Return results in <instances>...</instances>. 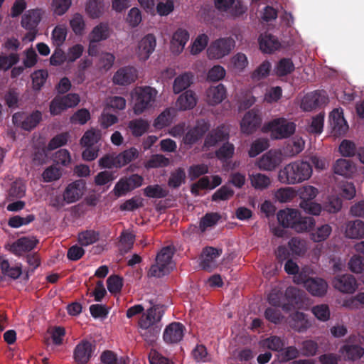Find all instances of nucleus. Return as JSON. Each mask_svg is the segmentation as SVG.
Instances as JSON below:
<instances>
[{
	"label": "nucleus",
	"mask_w": 364,
	"mask_h": 364,
	"mask_svg": "<svg viewBox=\"0 0 364 364\" xmlns=\"http://www.w3.org/2000/svg\"><path fill=\"white\" fill-rule=\"evenodd\" d=\"M295 196L296 191L292 187L281 188L275 193V198L280 203H288Z\"/></svg>",
	"instance_id": "052dcab7"
},
{
	"label": "nucleus",
	"mask_w": 364,
	"mask_h": 364,
	"mask_svg": "<svg viewBox=\"0 0 364 364\" xmlns=\"http://www.w3.org/2000/svg\"><path fill=\"white\" fill-rule=\"evenodd\" d=\"M41 112L35 111L31 114L25 112L15 113L12 117V120L15 125L20 127L24 130L30 131L36 127L41 120Z\"/></svg>",
	"instance_id": "9d476101"
},
{
	"label": "nucleus",
	"mask_w": 364,
	"mask_h": 364,
	"mask_svg": "<svg viewBox=\"0 0 364 364\" xmlns=\"http://www.w3.org/2000/svg\"><path fill=\"white\" fill-rule=\"evenodd\" d=\"M137 78V71L134 67H123L114 75L113 82L119 85H127L134 82Z\"/></svg>",
	"instance_id": "412c9836"
},
{
	"label": "nucleus",
	"mask_w": 364,
	"mask_h": 364,
	"mask_svg": "<svg viewBox=\"0 0 364 364\" xmlns=\"http://www.w3.org/2000/svg\"><path fill=\"white\" fill-rule=\"evenodd\" d=\"M288 247L293 255H304L307 251L306 241L299 237H292L288 242Z\"/></svg>",
	"instance_id": "37998d69"
},
{
	"label": "nucleus",
	"mask_w": 364,
	"mask_h": 364,
	"mask_svg": "<svg viewBox=\"0 0 364 364\" xmlns=\"http://www.w3.org/2000/svg\"><path fill=\"white\" fill-rule=\"evenodd\" d=\"M344 234L350 239L364 238V222L360 220L348 222L346 224Z\"/></svg>",
	"instance_id": "a878e982"
},
{
	"label": "nucleus",
	"mask_w": 364,
	"mask_h": 364,
	"mask_svg": "<svg viewBox=\"0 0 364 364\" xmlns=\"http://www.w3.org/2000/svg\"><path fill=\"white\" fill-rule=\"evenodd\" d=\"M70 25L75 35L80 36L85 28V22L83 16L80 14H75L70 20Z\"/></svg>",
	"instance_id": "0e129e2a"
},
{
	"label": "nucleus",
	"mask_w": 364,
	"mask_h": 364,
	"mask_svg": "<svg viewBox=\"0 0 364 364\" xmlns=\"http://www.w3.org/2000/svg\"><path fill=\"white\" fill-rule=\"evenodd\" d=\"M300 352L295 346L282 348L277 355L280 362H287L299 356Z\"/></svg>",
	"instance_id": "bf43d9fd"
},
{
	"label": "nucleus",
	"mask_w": 364,
	"mask_h": 364,
	"mask_svg": "<svg viewBox=\"0 0 364 364\" xmlns=\"http://www.w3.org/2000/svg\"><path fill=\"white\" fill-rule=\"evenodd\" d=\"M85 11L90 18H99L105 11L103 0H89L86 4Z\"/></svg>",
	"instance_id": "ea45409f"
},
{
	"label": "nucleus",
	"mask_w": 364,
	"mask_h": 364,
	"mask_svg": "<svg viewBox=\"0 0 364 364\" xmlns=\"http://www.w3.org/2000/svg\"><path fill=\"white\" fill-rule=\"evenodd\" d=\"M19 61V55L17 53L9 55H0V70H8Z\"/></svg>",
	"instance_id": "e2e57ef3"
},
{
	"label": "nucleus",
	"mask_w": 364,
	"mask_h": 364,
	"mask_svg": "<svg viewBox=\"0 0 364 364\" xmlns=\"http://www.w3.org/2000/svg\"><path fill=\"white\" fill-rule=\"evenodd\" d=\"M284 158L281 151L269 150L263 154L257 161V166L260 170L274 171L283 161Z\"/></svg>",
	"instance_id": "f8f14e48"
},
{
	"label": "nucleus",
	"mask_w": 364,
	"mask_h": 364,
	"mask_svg": "<svg viewBox=\"0 0 364 364\" xmlns=\"http://www.w3.org/2000/svg\"><path fill=\"white\" fill-rule=\"evenodd\" d=\"M101 138V132L98 129H91L87 130L80 140V144L83 146H93L98 143Z\"/></svg>",
	"instance_id": "a18cd8bd"
},
{
	"label": "nucleus",
	"mask_w": 364,
	"mask_h": 364,
	"mask_svg": "<svg viewBox=\"0 0 364 364\" xmlns=\"http://www.w3.org/2000/svg\"><path fill=\"white\" fill-rule=\"evenodd\" d=\"M168 191L161 185H149L144 189V194L148 198H161L168 195Z\"/></svg>",
	"instance_id": "09e8293b"
},
{
	"label": "nucleus",
	"mask_w": 364,
	"mask_h": 364,
	"mask_svg": "<svg viewBox=\"0 0 364 364\" xmlns=\"http://www.w3.org/2000/svg\"><path fill=\"white\" fill-rule=\"evenodd\" d=\"M259 43L261 50L266 53H272L280 46L279 42L274 36L267 33L260 36Z\"/></svg>",
	"instance_id": "cd10ccee"
},
{
	"label": "nucleus",
	"mask_w": 364,
	"mask_h": 364,
	"mask_svg": "<svg viewBox=\"0 0 364 364\" xmlns=\"http://www.w3.org/2000/svg\"><path fill=\"white\" fill-rule=\"evenodd\" d=\"M43 11L36 9L26 11L22 17L21 25L28 30H34L40 23Z\"/></svg>",
	"instance_id": "393cba45"
},
{
	"label": "nucleus",
	"mask_w": 364,
	"mask_h": 364,
	"mask_svg": "<svg viewBox=\"0 0 364 364\" xmlns=\"http://www.w3.org/2000/svg\"><path fill=\"white\" fill-rule=\"evenodd\" d=\"M262 119L258 110L252 109L247 112L240 122L242 133L250 134L260 126Z\"/></svg>",
	"instance_id": "dca6fc26"
},
{
	"label": "nucleus",
	"mask_w": 364,
	"mask_h": 364,
	"mask_svg": "<svg viewBox=\"0 0 364 364\" xmlns=\"http://www.w3.org/2000/svg\"><path fill=\"white\" fill-rule=\"evenodd\" d=\"M220 219V215L217 213H206L200 220V231L204 232L208 228L215 226Z\"/></svg>",
	"instance_id": "8fccbe9b"
},
{
	"label": "nucleus",
	"mask_w": 364,
	"mask_h": 364,
	"mask_svg": "<svg viewBox=\"0 0 364 364\" xmlns=\"http://www.w3.org/2000/svg\"><path fill=\"white\" fill-rule=\"evenodd\" d=\"M128 127L134 136H141L147 132L149 124L145 119H135L129 122Z\"/></svg>",
	"instance_id": "a19ab883"
},
{
	"label": "nucleus",
	"mask_w": 364,
	"mask_h": 364,
	"mask_svg": "<svg viewBox=\"0 0 364 364\" xmlns=\"http://www.w3.org/2000/svg\"><path fill=\"white\" fill-rule=\"evenodd\" d=\"M235 152V146L232 144L226 142L218 151H216V156L222 161H226L233 156Z\"/></svg>",
	"instance_id": "69168bd1"
},
{
	"label": "nucleus",
	"mask_w": 364,
	"mask_h": 364,
	"mask_svg": "<svg viewBox=\"0 0 364 364\" xmlns=\"http://www.w3.org/2000/svg\"><path fill=\"white\" fill-rule=\"evenodd\" d=\"M332 232V227L328 224L318 226L310 233V239L314 242H321L328 238Z\"/></svg>",
	"instance_id": "4c0bfd02"
},
{
	"label": "nucleus",
	"mask_w": 364,
	"mask_h": 364,
	"mask_svg": "<svg viewBox=\"0 0 364 364\" xmlns=\"http://www.w3.org/2000/svg\"><path fill=\"white\" fill-rule=\"evenodd\" d=\"M197 104V98L195 93L191 90H187L184 93L181 94L177 101L176 107L180 110H188L191 109Z\"/></svg>",
	"instance_id": "c85d7f7f"
},
{
	"label": "nucleus",
	"mask_w": 364,
	"mask_h": 364,
	"mask_svg": "<svg viewBox=\"0 0 364 364\" xmlns=\"http://www.w3.org/2000/svg\"><path fill=\"white\" fill-rule=\"evenodd\" d=\"M296 130V124L287 118H275L264 124L262 131L269 132L273 139H284L290 137Z\"/></svg>",
	"instance_id": "20e7f679"
},
{
	"label": "nucleus",
	"mask_w": 364,
	"mask_h": 364,
	"mask_svg": "<svg viewBox=\"0 0 364 364\" xmlns=\"http://www.w3.org/2000/svg\"><path fill=\"white\" fill-rule=\"evenodd\" d=\"M285 296L289 304L294 308H301L300 302L303 300L302 294L296 288L289 287L286 289Z\"/></svg>",
	"instance_id": "49530a36"
},
{
	"label": "nucleus",
	"mask_w": 364,
	"mask_h": 364,
	"mask_svg": "<svg viewBox=\"0 0 364 364\" xmlns=\"http://www.w3.org/2000/svg\"><path fill=\"white\" fill-rule=\"evenodd\" d=\"M184 335V326L181 323H170L164 330L163 338L167 343H176L181 341Z\"/></svg>",
	"instance_id": "4be33fe9"
},
{
	"label": "nucleus",
	"mask_w": 364,
	"mask_h": 364,
	"mask_svg": "<svg viewBox=\"0 0 364 364\" xmlns=\"http://www.w3.org/2000/svg\"><path fill=\"white\" fill-rule=\"evenodd\" d=\"M271 63L266 60L264 61L251 75V77L254 80H260L267 77L271 70Z\"/></svg>",
	"instance_id": "338daca9"
},
{
	"label": "nucleus",
	"mask_w": 364,
	"mask_h": 364,
	"mask_svg": "<svg viewBox=\"0 0 364 364\" xmlns=\"http://www.w3.org/2000/svg\"><path fill=\"white\" fill-rule=\"evenodd\" d=\"M170 163L169 159L165 157L162 154H154L145 162L146 168H162L168 166Z\"/></svg>",
	"instance_id": "603ef678"
},
{
	"label": "nucleus",
	"mask_w": 364,
	"mask_h": 364,
	"mask_svg": "<svg viewBox=\"0 0 364 364\" xmlns=\"http://www.w3.org/2000/svg\"><path fill=\"white\" fill-rule=\"evenodd\" d=\"M294 70V65L291 59H281L274 68V71L278 76H285Z\"/></svg>",
	"instance_id": "3c124183"
},
{
	"label": "nucleus",
	"mask_w": 364,
	"mask_h": 364,
	"mask_svg": "<svg viewBox=\"0 0 364 364\" xmlns=\"http://www.w3.org/2000/svg\"><path fill=\"white\" fill-rule=\"evenodd\" d=\"M193 75L191 72H186L178 75L173 81V90L178 94L187 89L193 82Z\"/></svg>",
	"instance_id": "473e14b6"
},
{
	"label": "nucleus",
	"mask_w": 364,
	"mask_h": 364,
	"mask_svg": "<svg viewBox=\"0 0 364 364\" xmlns=\"http://www.w3.org/2000/svg\"><path fill=\"white\" fill-rule=\"evenodd\" d=\"M85 183L82 180H77L70 183L63 193V200L69 204L77 201L83 195Z\"/></svg>",
	"instance_id": "a211bd4d"
},
{
	"label": "nucleus",
	"mask_w": 364,
	"mask_h": 364,
	"mask_svg": "<svg viewBox=\"0 0 364 364\" xmlns=\"http://www.w3.org/2000/svg\"><path fill=\"white\" fill-rule=\"evenodd\" d=\"M157 94V90L149 86L134 88L131 93L134 114L139 115L151 108L154 105Z\"/></svg>",
	"instance_id": "7ed1b4c3"
},
{
	"label": "nucleus",
	"mask_w": 364,
	"mask_h": 364,
	"mask_svg": "<svg viewBox=\"0 0 364 364\" xmlns=\"http://www.w3.org/2000/svg\"><path fill=\"white\" fill-rule=\"evenodd\" d=\"M103 364H125L123 358H118L117 355L111 350L104 351L100 356Z\"/></svg>",
	"instance_id": "774afa93"
},
{
	"label": "nucleus",
	"mask_w": 364,
	"mask_h": 364,
	"mask_svg": "<svg viewBox=\"0 0 364 364\" xmlns=\"http://www.w3.org/2000/svg\"><path fill=\"white\" fill-rule=\"evenodd\" d=\"M135 241V235L129 230H124L119 236V250L122 254L130 251Z\"/></svg>",
	"instance_id": "58836bf2"
},
{
	"label": "nucleus",
	"mask_w": 364,
	"mask_h": 364,
	"mask_svg": "<svg viewBox=\"0 0 364 364\" xmlns=\"http://www.w3.org/2000/svg\"><path fill=\"white\" fill-rule=\"evenodd\" d=\"M332 284L336 289L345 294H353L358 287L355 278L350 274L336 277Z\"/></svg>",
	"instance_id": "2eb2a0df"
},
{
	"label": "nucleus",
	"mask_w": 364,
	"mask_h": 364,
	"mask_svg": "<svg viewBox=\"0 0 364 364\" xmlns=\"http://www.w3.org/2000/svg\"><path fill=\"white\" fill-rule=\"evenodd\" d=\"M226 95L227 90L223 84L210 86L205 92L206 102L212 106L221 103L226 98Z\"/></svg>",
	"instance_id": "5701e85b"
},
{
	"label": "nucleus",
	"mask_w": 364,
	"mask_h": 364,
	"mask_svg": "<svg viewBox=\"0 0 364 364\" xmlns=\"http://www.w3.org/2000/svg\"><path fill=\"white\" fill-rule=\"evenodd\" d=\"M110 36L109 26L105 23H100L95 26L89 35V40L95 42L106 40Z\"/></svg>",
	"instance_id": "e433bc0d"
},
{
	"label": "nucleus",
	"mask_w": 364,
	"mask_h": 364,
	"mask_svg": "<svg viewBox=\"0 0 364 364\" xmlns=\"http://www.w3.org/2000/svg\"><path fill=\"white\" fill-rule=\"evenodd\" d=\"M174 9L173 0H160L156 6L155 5V14L160 16H166L169 15Z\"/></svg>",
	"instance_id": "13d9d810"
},
{
	"label": "nucleus",
	"mask_w": 364,
	"mask_h": 364,
	"mask_svg": "<svg viewBox=\"0 0 364 364\" xmlns=\"http://www.w3.org/2000/svg\"><path fill=\"white\" fill-rule=\"evenodd\" d=\"M38 240L34 237H22L9 245V250L15 255L32 250L36 245Z\"/></svg>",
	"instance_id": "aec40b11"
},
{
	"label": "nucleus",
	"mask_w": 364,
	"mask_h": 364,
	"mask_svg": "<svg viewBox=\"0 0 364 364\" xmlns=\"http://www.w3.org/2000/svg\"><path fill=\"white\" fill-rule=\"evenodd\" d=\"M95 350V345L87 340H82L75 346L73 358L77 364H86L92 356Z\"/></svg>",
	"instance_id": "4468645a"
},
{
	"label": "nucleus",
	"mask_w": 364,
	"mask_h": 364,
	"mask_svg": "<svg viewBox=\"0 0 364 364\" xmlns=\"http://www.w3.org/2000/svg\"><path fill=\"white\" fill-rule=\"evenodd\" d=\"M222 254V250L213 247L203 249L200 257V267L207 271H211L216 267V259Z\"/></svg>",
	"instance_id": "6ab92c4d"
},
{
	"label": "nucleus",
	"mask_w": 364,
	"mask_h": 364,
	"mask_svg": "<svg viewBox=\"0 0 364 364\" xmlns=\"http://www.w3.org/2000/svg\"><path fill=\"white\" fill-rule=\"evenodd\" d=\"M71 0H52L51 11L55 16H63L70 9Z\"/></svg>",
	"instance_id": "6e6d98bb"
},
{
	"label": "nucleus",
	"mask_w": 364,
	"mask_h": 364,
	"mask_svg": "<svg viewBox=\"0 0 364 364\" xmlns=\"http://www.w3.org/2000/svg\"><path fill=\"white\" fill-rule=\"evenodd\" d=\"M333 169L336 174L350 177L355 171V166L350 160L339 159L336 161Z\"/></svg>",
	"instance_id": "2f4dec72"
},
{
	"label": "nucleus",
	"mask_w": 364,
	"mask_h": 364,
	"mask_svg": "<svg viewBox=\"0 0 364 364\" xmlns=\"http://www.w3.org/2000/svg\"><path fill=\"white\" fill-rule=\"evenodd\" d=\"M312 172V166L309 162L297 160L287 164L280 169L278 179L284 184H298L309 180Z\"/></svg>",
	"instance_id": "f03ea898"
},
{
	"label": "nucleus",
	"mask_w": 364,
	"mask_h": 364,
	"mask_svg": "<svg viewBox=\"0 0 364 364\" xmlns=\"http://www.w3.org/2000/svg\"><path fill=\"white\" fill-rule=\"evenodd\" d=\"M294 282L297 284H304L306 289L313 296H323L328 290L327 282L321 278H309L303 272L294 277Z\"/></svg>",
	"instance_id": "423d86ee"
},
{
	"label": "nucleus",
	"mask_w": 364,
	"mask_h": 364,
	"mask_svg": "<svg viewBox=\"0 0 364 364\" xmlns=\"http://www.w3.org/2000/svg\"><path fill=\"white\" fill-rule=\"evenodd\" d=\"M144 178L138 174H132L129 177L122 178L115 185L114 192L116 196L120 197L127 193L140 187Z\"/></svg>",
	"instance_id": "ddd939ff"
},
{
	"label": "nucleus",
	"mask_w": 364,
	"mask_h": 364,
	"mask_svg": "<svg viewBox=\"0 0 364 364\" xmlns=\"http://www.w3.org/2000/svg\"><path fill=\"white\" fill-rule=\"evenodd\" d=\"M251 186L258 191L267 189L272 184V179L266 174L261 173H252L249 176Z\"/></svg>",
	"instance_id": "7c9ffc66"
},
{
	"label": "nucleus",
	"mask_w": 364,
	"mask_h": 364,
	"mask_svg": "<svg viewBox=\"0 0 364 364\" xmlns=\"http://www.w3.org/2000/svg\"><path fill=\"white\" fill-rule=\"evenodd\" d=\"M328 99L325 91H315L306 94L301 100L300 107L305 112H310L328 103Z\"/></svg>",
	"instance_id": "1a4fd4ad"
},
{
	"label": "nucleus",
	"mask_w": 364,
	"mask_h": 364,
	"mask_svg": "<svg viewBox=\"0 0 364 364\" xmlns=\"http://www.w3.org/2000/svg\"><path fill=\"white\" fill-rule=\"evenodd\" d=\"M260 345L264 348H267L273 351H277L278 353L284 346L283 339L277 336H272L260 341Z\"/></svg>",
	"instance_id": "c03bdc74"
},
{
	"label": "nucleus",
	"mask_w": 364,
	"mask_h": 364,
	"mask_svg": "<svg viewBox=\"0 0 364 364\" xmlns=\"http://www.w3.org/2000/svg\"><path fill=\"white\" fill-rule=\"evenodd\" d=\"M235 42L232 38H220L212 42L207 49L208 58L219 60L229 55L234 48Z\"/></svg>",
	"instance_id": "0eeeda50"
},
{
	"label": "nucleus",
	"mask_w": 364,
	"mask_h": 364,
	"mask_svg": "<svg viewBox=\"0 0 364 364\" xmlns=\"http://www.w3.org/2000/svg\"><path fill=\"white\" fill-rule=\"evenodd\" d=\"M173 249L171 247L162 248L156 255V263L150 267L149 275L159 278L168 274L173 267Z\"/></svg>",
	"instance_id": "39448f33"
},
{
	"label": "nucleus",
	"mask_w": 364,
	"mask_h": 364,
	"mask_svg": "<svg viewBox=\"0 0 364 364\" xmlns=\"http://www.w3.org/2000/svg\"><path fill=\"white\" fill-rule=\"evenodd\" d=\"M231 65L237 72L243 71L248 65V60L245 54L237 53L231 58Z\"/></svg>",
	"instance_id": "680f3d73"
},
{
	"label": "nucleus",
	"mask_w": 364,
	"mask_h": 364,
	"mask_svg": "<svg viewBox=\"0 0 364 364\" xmlns=\"http://www.w3.org/2000/svg\"><path fill=\"white\" fill-rule=\"evenodd\" d=\"M209 38L206 34L198 35L191 45L190 53L191 55H198L207 46Z\"/></svg>",
	"instance_id": "de8ad7c7"
},
{
	"label": "nucleus",
	"mask_w": 364,
	"mask_h": 364,
	"mask_svg": "<svg viewBox=\"0 0 364 364\" xmlns=\"http://www.w3.org/2000/svg\"><path fill=\"white\" fill-rule=\"evenodd\" d=\"M68 29L65 25H57L51 33V40L53 44L56 47L61 46L66 39Z\"/></svg>",
	"instance_id": "79ce46f5"
},
{
	"label": "nucleus",
	"mask_w": 364,
	"mask_h": 364,
	"mask_svg": "<svg viewBox=\"0 0 364 364\" xmlns=\"http://www.w3.org/2000/svg\"><path fill=\"white\" fill-rule=\"evenodd\" d=\"M228 139L229 132L227 128L224 125L219 126L207 135L204 142V147L215 146L218 142L228 140Z\"/></svg>",
	"instance_id": "b1692460"
},
{
	"label": "nucleus",
	"mask_w": 364,
	"mask_h": 364,
	"mask_svg": "<svg viewBox=\"0 0 364 364\" xmlns=\"http://www.w3.org/2000/svg\"><path fill=\"white\" fill-rule=\"evenodd\" d=\"M329 125L335 136L344 135L348 130V124L343 117L341 108L333 109L329 114Z\"/></svg>",
	"instance_id": "9b49d317"
},
{
	"label": "nucleus",
	"mask_w": 364,
	"mask_h": 364,
	"mask_svg": "<svg viewBox=\"0 0 364 364\" xmlns=\"http://www.w3.org/2000/svg\"><path fill=\"white\" fill-rule=\"evenodd\" d=\"M277 220L283 228H289L298 233L309 232L316 225L314 218L303 216L299 210L285 208L277 213Z\"/></svg>",
	"instance_id": "f257e3e1"
},
{
	"label": "nucleus",
	"mask_w": 364,
	"mask_h": 364,
	"mask_svg": "<svg viewBox=\"0 0 364 364\" xmlns=\"http://www.w3.org/2000/svg\"><path fill=\"white\" fill-rule=\"evenodd\" d=\"M173 109H166L155 119L154 126L156 129H162L168 126L173 120Z\"/></svg>",
	"instance_id": "864d4df0"
},
{
	"label": "nucleus",
	"mask_w": 364,
	"mask_h": 364,
	"mask_svg": "<svg viewBox=\"0 0 364 364\" xmlns=\"http://www.w3.org/2000/svg\"><path fill=\"white\" fill-rule=\"evenodd\" d=\"M156 47V36L152 33H148L139 41L135 49V54L139 60L144 62L154 52Z\"/></svg>",
	"instance_id": "6e6552de"
},
{
	"label": "nucleus",
	"mask_w": 364,
	"mask_h": 364,
	"mask_svg": "<svg viewBox=\"0 0 364 364\" xmlns=\"http://www.w3.org/2000/svg\"><path fill=\"white\" fill-rule=\"evenodd\" d=\"M289 323L292 328L298 332H304L310 326L304 314L299 311L291 315Z\"/></svg>",
	"instance_id": "72a5a7b5"
},
{
	"label": "nucleus",
	"mask_w": 364,
	"mask_h": 364,
	"mask_svg": "<svg viewBox=\"0 0 364 364\" xmlns=\"http://www.w3.org/2000/svg\"><path fill=\"white\" fill-rule=\"evenodd\" d=\"M99 240V233L95 230H85L78 235V242L82 246H88Z\"/></svg>",
	"instance_id": "4d7b16f0"
},
{
	"label": "nucleus",
	"mask_w": 364,
	"mask_h": 364,
	"mask_svg": "<svg viewBox=\"0 0 364 364\" xmlns=\"http://www.w3.org/2000/svg\"><path fill=\"white\" fill-rule=\"evenodd\" d=\"M161 316L156 314L155 308H150L146 313L142 315L139 324L140 328H148L149 327H159L156 323L160 320Z\"/></svg>",
	"instance_id": "c9c22d12"
},
{
	"label": "nucleus",
	"mask_w": 364,
	"mask_h": 364,
	"mask_svg": "<svg viewBox=\"0 0 364 364\" xmlns=\"http://www.w3.org/2000/svg\"><path fill=\"white\" fill-rule=\"evenodd\" d=\"M340 353L346 360H356L364 355V348L358 345L346 344L341 348Z\"/></svg>",
	"instance_id": "c756f323"
},
{
	"label": "nucleus",
	"mask_w": 364,
	"mask_h": 364,
	"mask_svg": "<svg viewBox=\"0 0 364 364\" xmlns=\"http://www.w3.org/2000/svg\"><path fill=\"white\" fill-rule=\"evenodd\" d=\"M186 179V173L183 168H178L171 172L168 181V185L173 188H178L184 182Z\"/></svg>",
	"instance_id": "5fc2aeb1"
},
{
	"label": "nucleus",
	"mask_w": 364,
	"mask_h": 364,
	"mask_svg": "<svg viewBox=\"0 0 364 364\" xmlns=\"http://www.w3.org/2000/svg\"><path fill=\"white\" fill-rule=\"evenodd\" d=\"M0 269L5 277L13 279H18L22 274L20 264H11L9 260L4 256H0Z\"/></svg>",
	"instance_id": "bb28decb"
},
{
	"label": "nucleus",
	"mask_w": 364,
	"mask_h": 364,
	"mask_svg": "<svg viewBox=\"0 0 364 364\" xmlns=\"http://www.w3.org/2000/svg\"><path fill=\"white\" fill-rule=\"evenodd\" d=\"M139 152L135 147H131L117 155V168H122L138 158Z\"/></svg>",
	"instance_id": "f704fd0d"
},
{
	"label": "nucleus",
	"mask_w": 364,
	"mask_h": 364,
	"mask_svg": "<svg viewBox=\"0 0 364 364\" xmlns=\"http://www.w3.org/2000/svg\"><path fill=\"white\" fill-rule=\"evenodd\" d=\"M189 33L184 28H178L173 32L170 41V50L175 55L181 54L189 40Z\"/></svg>",
	"instance_id": "f3484780"
}]
</instances>
